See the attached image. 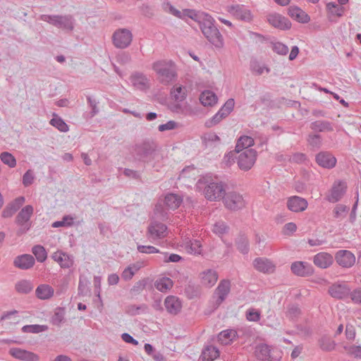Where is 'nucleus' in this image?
<instances>
[{
	"label": "nucleus",
	"mask_w": 361,
	"mask_h": 361,
	"mask_svg": "<svg viewBox=\"0 0 361 361\" xmlns=\"http://www.w3.org/2000/svg\"><path fill=\"white\" fill-rule=\"evenodd\" d=\"M333 262V258L331 255L326 252H320L316 255L314 257V263L318 267L325 269L329 267Z\"/></svg>",
	"instance_id": "obj_25"
},
{
	"label": "nucleus",
	"mask_w": 361,
	"mask_h": 361,
	"mask_svg": "<svg viewBox=\"0 0 361 361\" xmlns=\"http://www.w3.org/2000/svg\"><path fill=\"white\" fill-rule=\"evenodd\" d=\"M224 118L219 115V113H216L214 116L205 122V126L207 128H212L219 123Z\"/></svg>",
	"instance_id": "obj_59"
},
{
	"label": "nucleus",
	"mask_w": 361,
	"mask_h": 361,
	"mask_svg": "<svg viewBox=\"0 0 361 361\" xmlns=\"http://www.w3.org/2000/svg\"><path fill=\"white\" fill-rule=\"evenodd\" d=\"M310 128L314 131L326 132L333 130L332 125L327 121H316L310 124Z\"/></svg>",
	"instance_id": "obj_34"
},
{
	"label": "nucleus",
	"mask_w": 361,
	"mask_h": 361,
	"mask_svg": "<svg viewBox=\"0 0 361 361\" xmlns=\"http://www.w3.org/2000/svg\"><path fill=\"white\" fill-rule=\"evenodd\" d=\"M217 273L214 270L208 269L202 273L201 282L205 286H213L217 281Z\"/></svg>",
	"instance_id": "obj_26"
},
{
	"label": "nucleus",
	"mask_w": 361,
	"mask_h": 361,
	"mask_svg": "<svg viewBox=\"0 0 361 361\" xmlns=\"http://www.w3.org/2000/svg\"><path fill=\"white\" fill-rule=\"evenodd\" d=\"M246 318L248 321L258 322L260 319V312L254 309H250L246 312Z\"/></svg>",
	"instance_id": "obj_61"
},
{
	"label": "nucleus",
	"mask_w": 361,
	"mask_h": 361,
	"mask_svg": "<svg viewBox=\"0 0 361 361\" xmlns=\"http://www.w3.org/2000/svg\"><path fill=\"white\" fill-rule=\"evenodd\" d=\"M255 355L258 360H265L270 357L269 347L264 343H260L255 348Z\"/></svg>",
	"instance_id": "obj_36"
},
{
	"label": "nucleus",
	"mask_w": 361,
	"mask_h": 361,
	"mask_svg": "<svg viewBox=\"0 0 361 361\" xmlns=\"http://www.w3.org/2000/svg\"><path fill=\"white\" fill-rule=\"evenodd\" d=\"M33 213V207L31 205H26L18 214L16 218V223L20 226L18 231V235L25 233L29 230L30 224L29 223L30 219Z\"/></svg>",
	"instance_id": "obj_6"
},
{
	"label": "nucleus",
	"mask_w": 361,
	"mask_h": 361,
	"mask_svg": "<svg viewBox=\"0 0 361 361\" xmlns=\"http://www.w3.org/2000/svg\"><path fill=\"white\" fill-rule=\"evenodd\" d=\"M182 202V199L173 193L167 194L164 200V204L167 209H176Z\"/></svg>",
	"instance_id": "obj_28"
},
{
	"label": "nucleus",
	"mask_w": 361,
	"mask_h": 361,
	"mask_svg": "<svg viewBox=\"0 0 361 361\" xmlns=\"http://www.w3.org/2000/svg\"><path fill=\"white\" fill-rule=\"evenodd\" d=\"M228 227L223 221L216 222L213 226V231L216 234H224L227 231Z\"/></svg>",
	"instance_id": "obj_60"
},
{
	"label": "nucleus",
	"mask_w": 361,
	"mask_h": 361,
	"mask_svg": "<svg viewBox=\"0 0 361 361\" xmlns=\"http://www.w3.org/2000/svg\"><path fill=\"white\" fill-rule=\"evenodd\" d=\"M254 145V140L249 136H241L237 142L235 146V151L239 153L242 152L243 150L247 149H250L249 147Z\"/></svg>",
	"instance_id": "obj_32"
},
{
	"label": "nucleus",
	"mask_w": 361,
	"mask_h": 361,
	"mask_svg": "<svg viewBox=\"0 0 361 361\" xmlns=\"http://www.w3.org/2000/svg\"><path fill=\"white\" fill-rule=\"evenodd\" d=\"M167 227L165 224L157 221H152L148 227L146 235L151 241L162 239L166 236Z\"/></svg>",
	"instance_id": "obj_10"
},
{
	"label": "nucleus",
	"mask_w": 361,
	"mask_h": 361,
	"mask_svg": "<svg viewBox=\"0 0 361 361\" xmlns=\"http://www.w3.org/2000/svg\"><path fill=\"white\" fill-rule=\"evenodd\" d=\"M34 175L31 170L27 171L23 176V183L25 187L30 185L34 180Z\"/></svg>",
	"instance_id": "obj_63"
},
{
	"label": "nucleus",
	"mask_w": 361,
	"mask_h": 361,
	"mask_svg": "<svg viewBox=\"0 0 361 361\" xmlns=\"http://www.w3.org/2000/svg\"><path fill=\"white\" fill-rule=\"evenodd\" d=\"M356 196H355V202L353 205V207L351 209L350 216H349V221L351 224H354V222L356 221L357 215L356 212L357 209L358 205V201H359V192L358 190L356 191Z\"/></svg>",
	"instance_id": "obj_58"
},
{
	"label": "nucleus",
	"mask_w": 361,
	"mask_h": 361,
	"mask_svg": "<svg viewBox=\"0 0 361 361\" xmlns=\"http://www.w3.org/2000/svg\"><path fill=\"white\" fill-rule=\"evenodd\" d=\"M198 187L204 185V195L207 200L209 201H217L223 199L226 193V184L217 178H213L212 176H204L198 182Z\"/></svg>",
	"instance_id": "obj_1"
},
{
	"label": "nucleus",
	"mask_w": 361,
	"mask_h": 361,
	"mask_svg": "<svg viewBox=\"0 0 361 361\" xmlns=\"http://www.w3.org/2000/svg\"><path fill=\"white\" fill-rule=\"evenodd\" d=\"M50 124L56 128L61 132L66 133L68 131L69 128L68 126L63 121V120L60 117H54L50 121Z\"/></svg>",
	"instance_id": "obj_43"
},
{
	"label": "nucleus",
	"mask_w": 361,
	"mask_h": 361,
	"mask_svg": "<svg viewBox=\"0 0 361 361\" xmlns=\"http://www.w3.org/2000/svg\"><path fill=\"white\" fill-rule=\"evenodd\" d=\"M290 269L293 274L300 276H309L313 273L312 266L304 262H293L290 266Z\"/></svg>",
	"instance_id": "obj_17"
},
{
	"label": "nucleus",
	"mask_w": 361,
	"mask_h": 361,
	"mask_svg": "<svg viewBox=\"0 0 361 361\" xmlns=\"http://www.w3.org/2000/svg\"><path fill=\"white\" fill-rule=\"evenodd\" d=\"M14 266L21 269H28L35 264V259L30 255H22L15 258Z\"/></svg>",
	"instance_id": "obj_20"
},
{
	"label": "nucleus",
	"mask_w": 361,
	"mask_h": 361,
	"mask_svg": "<svg viewBox=\"0 0 361 361\" xmlns=\"http://www.w3.org/2000/svg\"><path fill=\"white\" fill-rule=\"evenodd\" d=\"M152 69L157 74L159 81L164 85H169L177 78L175 67L170 61H156L152 64Z\"/></svg>",
	"instance_id": "obj_4"
},
{
	"label": "nucleus",
	"mask_w": 361,
	"mask_h": 361,
	"mask_svg": "<svg viewBox=\"0 0 361 361\" xmlns=\"http://www.w3.org/2000/svg\"><path fill=\"white\" fill-rule=\"evenodd\" d=\"M271 49L279 55L286 56L288 53V47L280 42H271Z\"/></svg>",
	"instance_id": "obj_50"
},
{
	"label": "nucleus",
	"mask_w": 361,
	"mask_h": 361,
	"mask_svg": "<svg viewBox=\"0 0 361 361\" xmlns=\"http://www.w3.org/2000/svg\"><path fill=\"white\" fill-rule=\"evenodd\" d=\"M158 149V145L152 140L147 139L136 143L132 149L133 157L144 163H149L154 159Z\"/></svg>",
	"instance_id": "obj_3"
},
{
	"label": "nucleus",
	"mask_w": 361,
	"mask_h": 361,
	"mask_svg": "<svg viewBox=\"0 0 361 361\" xmlns=\"http://www.w3.org/2000/svg\"><path fill=\"white\" fill-rule=\"evenodd\" d=\"M267 20L272 26L280 30H288L291 27L290 20L279 13H271L268 15Z\"/></svg>",
	"instance_id": "obj_11"
},
{
	"label": "nucleus",
	"mask_w": 361,
	"mask_h": 361,
	"mask_svg": "<svg viewBox=\"0 0 361 361\" xmlns=\"http://www.w3.org/2000/svg\"><path fill=\"white\" fill-rule=\"evenodd\" d=\"M307 141L312 147L319 148L322 142L321 136L319 135H310Z\"/></svg>",
	"instance_id": "obj_62"
},
{
	"label": "nucleus",
	"mask_w": 361,
	"mask_h": 361,
	"mask_svg": "<svg viewBox=\"0 0 361 361\" xmlns=\"http://www.w3.org/2000/svg\"><path fill=\"white\" fill-rule=\"evenodd\" d=\"M227 11L233 15L237 18L250 21L252 19L251 12L245 8L243 5H232L227 7Z\"/></svg>",
	"instance_id": "obj_13"
},
{
	"label": "nucleus",
	"mask_w": 361,
	"mask_h": 361,
	"mask_svg": "<svg viewBox=\"0 0 361 361\" xmlns=\"http://www.w3.org/2000/svg\"><path fill=\"white\" fill-rule=\"evenodd\" d=\"M140 268V267L139 265H137L135 264L128 266L123 271V273L121 274L122 278L126 281H128V280L131 279L133 278V276H134L135 271H137Z\"/></svg>",
	"instance_id": "obj_49"
},
{
	"label": "nucleus",
	"mask_w": 361,
	"mask_h": 361,
	"mask_svg": "<svg viewBox=\"0 0 361 361\" xmlns=\"http://www.w3.org/2000/svg\"><path fill=\"white\" fill-rule=\"evenodd\" d=\"M164 306L166 311L173 315L178 314L182 309L180 300L174 295H169L164 300Z\"/></svg>",
	"instance_id": "obj_15"
},
{
	"label": "nucleus",
	"mask_w": 361,
	"mask_h": 361,
	"mask_svg": "<svg viewBox=\"0 0 361 361\" xmlns=\"http://www.w3.org/2000/svg\"><path fill=\"white\" fill-rule=\"evenodd\" d=\"M64 319V310L63 308H57L51 317L52 324L59 326Z\"/></svg>",
	"instance_id": "obj_53"
},
{
	"label": "nucleus",
	"mask_w": 361,
	"mask_h": 361,
	"mask_svg": "<svg viewBox=\"0 0 361 361\" xmlns=\"http://www.w3.org/2000/svg\"><path fill=\"white\" fill-rule=\"evenodd\" d=\"M352 291L345 282L340 283V300L350 299Z\"/></svg>",
	"instance_id": "obj_52"
},
{
	"label": "nucleus",
	"mask_w": 361,
	"mask_h": 361,
	"mask_svg": "<svg viewBox=\"0 0 361 361\" xmlns=\"http://www.w3.org/2000/svg\"><path fill=\"white\" fill-rule=\"evenodd\" d=\"M317 164L324 167L330 169L336 164V159L328 152H320L316 157Z\"/></svg>",
	"instance_id": "obj_19"
},
{
	"label": "nucleus",
	"mask_w": 361,
	"mask_h": 361,
	"mask_svg": "<svg viewBox=\"0 0 361 361\" xmlns=\"http://www.w3.org/2000/svg\"><path fill=\"white\" fill-rule=\"evenodd\" d=\"M48 329V326L46 325H25L22 328V331L25 333H32L37 334L39 332L45 331Z\"/></svg>",
	"instance_id": "obj_44"
},
{
	"label": "nucleus",
	"mask_w": 361,
	"mask_h": 361,
	"mask_svg": "<svg viewBox=\"0 0 361 361\" xmlns=\"http://www.w3.org/2000/svg\"><path fill=\"white\" fill-rule=\"evenodd\" d=\"M90 281L87 277L83 275L80 276L78 283V294L87 295L90 291L89 288Z\"/></svg>",
	"instance_id": "obj_38"
},
{
	"label": "nucleus",
	"mask_w": 361,
	"mask_h": 361,
	"mask_svg": "<svg viewBox=\"0 0 361 361\" xmlns=\"http://www.w3.org/2000/svg\"><path fill=\"white\" fill-rule=\"evenodd\" d=\"M199 23L200 30L206 39L216 48H222L224 45V37L214 25L213 18L209 14L204 13Z\"/></svg>",
	"instance_id": "obj_2"
},
{
	"label": "nucleus",
	"mask_w": 361,
	"mask_h": 361,
	"mask_svg": "<svg viewBox=\"0 0 361 361\" xmlns=\"http://www.w3.org/2000/svg\"><path fill=\"white\" fill-rule=\"evenodd\" d=\"M237 333L233 329L222 331L218 335V340L224 345H228L236 337Z\"/></svg>",
	"instance_id": "obj_35"
},
{
	"label": "nucleus",
	"mask_w": 361,
	"mask_h": 361,
	"mask_svg": "<svg viewBox=\"0 0 361 361\" xmlns=\"http://www.w3.org/2000/svg\"><path fill=\"white\" fill-rule=\"evenodd\" d=\"M1 161L10 168H13L16 165V158L9 152H4L0 154Z\"/></svg>",
	"instance_id": "obj_45"
},
{
	"label": "nucleus",
	"mask_w": 361,
	"mask_h": 361,
	"mask_svg": "<svg viewBox=\"0 0 361 361\" xmlns=\"http://www.w3.org/2000/svg\"><path fill=\"white\" fill-rule=\"evenodd\" d=\"M236 246L240 252L243 254H247L249 251L247 238L244 235H239L236 240Z\"/></svg>",
	"instance_id": "obj_42"
},
{
	"label": "nucleus",
	"mask_w": 361,
	"mask_h": 361,
	"mask_svg": "<svg viewBox=\"0 0 361 361\" xmlns=\"http://www.w3.org/2000/svg\"><path fill=\"white\" fill-rule=\"evenodd\" d=\"M116 59L121 65H126L131 61V56L128 52L121 51L116 55Z\"/></svg>",
	"instance_id": "obj_56"
},
{
	"label": "nucleus",
	"mask_w": 361,
	"mask_h": 361,
	"mask_svg": "<svg viewBox=\"0 0 361 361\" xmlns=\"http://www.w3.org/2000/svg\"><path fill=\"white\" fill-rule=\"evenodd\" d=\"M300 309L296 305H290L287 307L286 317L290 319L297 318L300 314Z\"/></svg>",
	"instance_id": "obj_55"
},
{
	"label": "nucleus",
	"mask_w": 361,
	"mask_h": 361,
	"mask_svg": "<svg viewBox=\"0 0 361 361\" xmlns=\"http://www.w3.org/2000/svg\"><path fill=\"white\" fill-rule=\"evenodd\" d=\"M219 356V349L213 345L206 346L202 352V361H214Z\"/></svg>",
	"instance_id": "obj_27"
},
{
	"label": "nucleus",
	"mask_w": 361,
	"mask_h": 361,
	"mask_svg": "<svg viewBox=\"0 0 361 361\" xmlns=\"http://www.w3.org/2000/svg\"><path fill=\"white\" fill-rule=\"evenodd\" d=\"M33 288V286L29 281L22 280L16 284V290L22 294L29 293Z\"/></svg>",
	"instance_id": "obj_39"
},
{
	"label": "nucleus",
	"mask_w": 361,
	"mask_h": 361,
	"mask_svg": "<svg viewBox=\"0 0 361 361\" xmlns=\"http://www.w3.org/2000/svg\"><path fill=\"white\" fill-rule=\"evenodd\" d=\"M235 102L233 99H228L217 113L224 118H226L233 110Z\"/></svg>",
	"instance_id": "obj_41"
},
{
	"label": "nucleus",
	"mask_w": 361,
	"mask_h": 361,
	"mask_svg": "<svg viewBox=\"0 0 361 361\" xmlns=\"http://www.w3.org/2000/svg\"><path fill=\"white\" fill-rule=\"evenodd\" d=\"M216 95L210 90H206L201 93L200 101L204 106H212L217 102Z\"/></svg>",
	"instance_id": "obj_29"
},
{
	"label": "nucleus",
	"mask_w": 361,
	"mask_h": 361,
	"mask_svg": "<svg viewBox=\"0 0 361 361\" xmlns=\"http://www.w3.org/2000/svg\"><path fill=\"white\" fill-rule=\"evenodd\" d=\"M42 20L54 26L67 31H72L74 28V20L72 16H42Z\"/></svg>",
	"instance_id": "obj_5"
},
{
	"label": "nucleus",
	"mask_w": 361,
	"mask_h": 361,
	"mask_svg": "<svg viewBox=\"0 0 361 361\" xmlns=\"http://www.w3.org/2000/svg\"><path fill=\"white\" fill-rule=\"evenodd\" d=\"M345 350L347 351L348 355L353 356L356 359H361V346L351 345L349 346H344Z\"/></svg>",
	"instance_id": "obj_51"
},
{
	"label": "nucleus",
	"mask_w": 361,
	"mask_h": 361,
	"mask_svg": "<svg viewBox=\"0 0 361 361\" xmlns=\"http://www.w3.org/2000/svg\"><path fill=\"white\" fill-rule=\"evenodd\" d=\"M319 345L322 350L330 351L335 347V343L329 336H324L319 341Z\"/></svg>",
	"instance_id": "obj_48"
},
{
	"label": "nucleus",
	"mask_w": 361,
	"mask_h": 361,
	"mask_svg": "<svg viewBox=\"0 0 361 361\" xmlns=\"http://www.w3.org/2000/svg\"><path fill=\"white\" fill-rule=\"evenodd\" d=\"M185 247L188 252L192 254H200L201 252V243L197 240H189L186 243Z\"/></svg>",
	"instance_id": "obj_46"
},
{
	"label": "nucleus",
	"mask_w": 361,
	"mask_h": 361,
	"mask_svg": "<svg viewBox=\"0 0 361 361\" xmlns=\"http://www.w3.org/2000/svg\"><path fill=\"white\" fill-rule=\"evenodd\" d=\"M112 40L114 45L116 48L125 49L131 44L133 35L128 29H119L114 32Z\"/></svg>",
	"instance_id": "obj_8"
},
{
	"label": "nucleus",
	"mask_w": 361,
	"mask_h": 361,
	"mask_svg": "<svg viewBox=\"0 0 361 361\" xmlns=\"http://www.w3.org/2000/svg\"><path fill=\"white\" fill-rule=\"evenodd\" d=\"M223 200L226 207L230 210L236 211L245 206V201L243 195L236 192L225 193Z\"/></svg>",
	"instance_id": "obj_7"
},
{
	"label": "nucleus",
	"mask_w": 361,
	"mask_h": 361,
	"mask_svg": "<svg viewBox=\"0 0 361 361\" xmlns=\"http://www.w3.org/2000/svg\"><path fill=\"white\" fill-rule=\"evenodd\" d=\"M137 249L138 252L145 254H154L160 252V251L157 248L152 245H138Z\"/></svg>",
	"instance_id": "obj_57"
},
{
	"label": "nucleus",
	"mask_w": 361,
	"mask_h": 361,
	"mask_svg": "<svg viewBox=\"0 0 361 361\" xmlns=\"http://www.w3.org/2000/svg\"><path fill=\"white\" fill-rule=\"evenodd\" d=\"M253 266L257 271L267 274L272 273L275 268V266L270 260L262 257L256 258L253 261Z\"/></svg>",
	"instance_id": "obj_18"
},
{
	"label": "nucleus",
	"mask_w": 361,
	"mask_h": 361,
	"mask_svg": "<svg viewBox=\"0 0 361 361\" xmlns=\"http://www.w3.org/2000/svg\"><path fill=\"white\" fill-rule=\"evenodd\" d=\"M52 259L57 262L61 268H70L73 264V258L66 253L56 252L52 255Z\"/></svg>",
	"instance_id": "obj_23"
},
{
	"label": "nucleus",
	"mask_w": 361,
	"mask_h": 361,
	"mask_svg": "<svg viewBox=\"0 0 361 361\" xmlns=\"http://www.w3.org/2000/svg\"><path fill=\"white\" fill-rule=\"evenodd\" d=\"M307 201L298 196H292L287 201V207L293 212L305 211L307 207Z\"/></svg>",
	"instance_id": "obj_14"
},
{
	"label": "nucleus",
	"mask_w": 361,
	"mask_h": 361,
	"mask_svg": "<svg viewBox=\"0 0 361 361\" xmlns=\"http://www.w3.org/2000/svg\"><path fill=\"white\" fill-rule=\"evenodd\" d=\"M36 296L41 300H47L54 295V289L49 285H39L35 290Z\"/></svg>",
	"instance_id": "obj_30"
},
{
	"label": "nucleus",
	"mask_w": 361,
	"mask_h": 361,
	"mask_svg": "<svg viewBox=\"0 0 361 361\" xmlns=\"http://www.w3.org/2000/svg\"><path fill=\"white\" fill-rule=\"evenodd\" d=\"M172 98L178 102L185 100L187 96V89L185 87L180 85L174 86L171 90Z\"/></svg>",
	"instance_id": "obj_31"
},
{
	"label": "nucleus",
	"mask_w": 361,
	"mask_h": 361,
	"mask_svg": "<svg viewBox=\"0 0 361 361\" xmlns=\"http://www.w3.org/2000/svg\"><path fill=\"white\" fill-rule=\"evenodd\" d=\"M133 85L140 90H145L149 87V80L142 73H136L130 77Z\"/></svg>",
	"instance_id": "obj_22"
},
{
	"label": "nucleus",
	"mask_w": 361,
	"mask_h": 361,
	"mask_svg": "<svg viewBox=\"0 0 361 361\" xmlns=\"http://www.w3.org/2000/svg\"><path fill=\"white\" fill-rule=\"evenodd\" d=\"M355 263V257L353 252L346 250H340V266L344 268H350Z\"/></svg>",
	"instance_id": "obj_24"
},
{
	"label": "nucleus",
	"mask_w": 361,
	"mask_h": 361,
	"mask_svg": "<svg viewBox=\"0 0 361 361\" xmlns=\"http://www.w3.org/2000/svg\"><path fill=\"white\" fill-rule=\"evenodd\" d=\"M350 300L355 304H361V288H355L352 291Z\"/></svg>",
	"instance_id": "obj_64"
},
{
	"label": "nucleus",
	"mask_w": 361,
	"mask_h": 361,
	"mask_svg": "<svg viewBox=\"0 0 361 361\" xmlns=\"http://www.w3.org/2000/svg\"><path fill=\"white\" fill-rule=\"evenodd\" d=\"M166 210H168V209L164 206V203L162 204L161 202H158L155 205L154 213H155V214L158 215V216L161 220H165L168 218V214H167Z\"/></svg>",
	"instance_id": "obj_54"
},
{
	"label": "nucleus",
	"mask_w": 361,
	"mask_h": 361,
	"mask_svg": "<svg viewBox=\"0 0 361 361\" xmlns=\"http://www.w3.org/2000/svg\"><path fill=\"white\" fill-rule=\"evenodd\" d=\"M231 290V282L229 280L224 279L220 281L215 290V294L217 295L216 303L219 305L221 304Z\"/></svg>",
	"instance_id": "obj_16"
},
{
	"label": "nucleus",
	"mask_w": 361,
	"mask_h": 361,
	"mask_svg": "<svg viewBox=\"0 0 361 361\" xmlns=\"http://www.w3.org/2000/svg\"><path fill=\"white\" fill-rule=\"evenodd\" d=\"M326 199L330 202H336L338 201V182L334 181L333 186L326 195Z\"/></svg>",
	"instance_id": "obj_47"
},
{
	"label": "nucleus",
	"mask_w": 361,
	"mask_h": 361,
	"mask_svg": "<svg viewBox=\"0 0 361 361\" xmlns=\"http://www.w3.org/2000/svg\"><path fill=\"white\" fill-rule=\"evenodd\" d=\"M173 281L168 277H164L155 282L156 288L161 292H166L173 286Z\"/></svg>",
	"instance_id": "obj_37"
},
{
	"label": "nucleus",
	"mask_w": 361,
	"mask_h": 361,
	"mask_svg": "<svg viewBox=\"0 0 361 361\" xmlns=\"http://www.w3.org/2000/svg\"><path fill=\"white\" fill-rule=\"evenodd\" d=\"M326 16L330 22L336 23L338 18V6L335 2H329L326 5Z\"/></svg>",
	"instance_id": "obj_33"
},
{
	"label": "nucleus",
	"mask_w": 361,
	"mask_h": 361,
	"mask_svg": "<svg viewBox=\"0 0 361 361\" xmlns=\"http://www.w3.org/2000/svg\"><path fill=\"white\" fill-rule=\"evenodd\" d=\"M32 252L35 256L37 260L39 262H44L47 257V253L45 248L40 245H35L32 249Z\"/></svg>",
	"instance_id": "obj_40"
},
{
	"label": "nucleus",
	"mask_w": 361,
	"mask_h": 361,
	"mask_svg": "<svg viewBox=\"0 0 361 361\" xmlns=\"http://www.w3.org/2000/svg\"><path fill=\"white\" fill-rule=\"evenodd\" d=\"M257 152L254 149H247L240 153L238 165L241 170H250L255 163Z\"/></svg>",
	"instance_id": "obj_9"
},
{
	"label": "nucleus",
	"mask_w": 361,
	"mask_h": 361,
	"mask_svg": "<svg viewBox=\"0 0 361 361\" xmlns=\"http://www.w3.org/2000/svg\"><path fill=\"white\" fill-rule=\"evenodd\" d=\"M9 354L23 361H38L39 359L37 354L19 348H11L9 350Z\"/></svg>",
	"instance_id": "obj_12"
},
{
	"label": "nucleus",
	"mask_w": 361,
	"mask_h": 361,
	"mask_svg": "<svg viewBox=\"0 0 361 361\" xmlns=\"http://www.w3.org/2000/svg\"><path fill=\"white\" fill-rule=\"evenodd\" d=\"M288 15L294 20L301 23H307L310 20V16L300 8L290 6L288 8Z\"/></svg>",
	"instance_id": "obj_21"
}]
</instances>
